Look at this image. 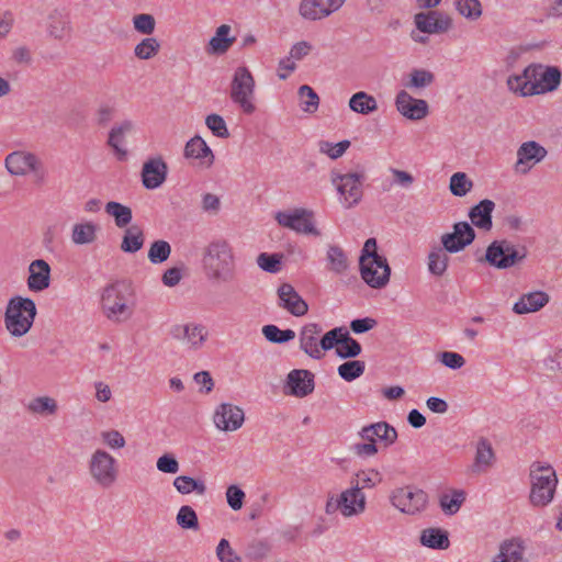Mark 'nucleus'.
Returning <instances> with one entry per match:
<instances>
[{"instance_id":"nucleus-2","label":"nucleus","mask_w":562,"mask_h":562,"mask_svg":"<svg viewBox=\"0 0 562 562\" xmlns=\"http://www.w3.org/2000/svg\"><path fill=\"white\" fill-rule=\"evenodd\" d=\"M101 310L103 315L113 323L128 321L135 311V291L124 282L109 284L101 293Z\"/></svg>"},{"instance_id":"nucleus-63","label":"nucleus","mask_w":562,"mask_h":562,"mask_svg":"<svg viewBox=\"0 0 562 562\" xmlns=\"http://www.w3.org/2000/svg\"><path fill=\"white\" fill-rule=\"evenodd\" d=\"M257 265L263 271L277 273L281 268V257L277 254L261 252L257 257Z\"/></svg>"},{"instance_id":"nucleus-26","label":"nucleus","mask_w":562,"mask_h":562,"mask_svg":"<svg viewBox=\"0 0 562 562\" xmlns=\"http://www.w3.org/2000/svg\"><path fill=\"white\" fill-rule=\"evenodd\" d=\"M168 166L160 156L147 159L142 168V183L148 190L159 188L167 179Z\"/></svg>"},{"instance_id":"nucleus-9","label":"nucleus","mask_w":562,"mask_h":562,"mask_svg":"<svg viewBox=\"0 0 562 562\" xmlns=\"http://www.w3.org/2000/svg\"><path fill=\"white\" fill-rule=\"evenodd\" d=\"M389 501L401 514L416 516L427 509L429 497L424 490L415 485H404L393 488Z\"/></svg>"},{"instance_id":"nucleus-16","label":"nucleus","mask_w":562,"mask_h":562,"mask_svg":"<svg viewBox=\"0 0 562 562\" xmlns=\"http://www.w3.org/2000/svg\"><path fill=\"white\" fill-rule=\"evenodd\" d=\"M346 0H301L297 12L305 21H321L338 11Z\"/></svg>"},{"instance_id":"nucleus-45","label":"nucleus","mask_w":562,"mask_h":562,"mask_svg":"<svg viewBox=\"0 0 562 562\" xmlns=\"http://www.w3.org/2000/svg\"><path fill=\"white\" fill-rule=\"evenodd\" d=\"M465 498L467 494L463 490H450L440 496V508L447 515H454L460 510Z\"/></svg>"},{"instance_id":"nucleus-35","label":"nucleus","mask_w":562,"mask_h":562,"mask_svg":"<svg viewBox=\"0 0 562 562\" xmlns=\"http://www.w3.org/2000/svg\"><path fill=\"white\" fill-rule=\"evenodd\" d=\"M550 301L548 293L543 291H533L521 295L514 304L513 311L516 314L535 313L544 307Z\"/></svg>"},{"instance_id":"nucleus-31","label":"nucleus","mask_w":562,"mask_h":562,"mask_svg":"<svg viewBox=\"0 0 562 562\" xmlns=\"http://www.w3.org/2000/svg\"><path fill=\"white\" fill-rule=\"evenodd\" d=\"M359 436L363 441H373L375 443L379 440L383 442L385 447L393 445L397 439L395 428L385 422H379L362 427L359 431Z\"/></svg>"},{"instance_id":"nucleus-34","label":"nucleus","mask_w":562,"mask_h":562,"mask_svg":"<svg viewBox=\"0 0 562 562\" xmlns=\"http://www.w3.org/2000/svg\"><path fill=\"white\" fill-rule=\"evenodd\" d=\"M495 462V453L492 443L485 439L480 438L475 443V454L472 463V472L485 473Z\"/></svg>"},{"instance_id":"nucleus-24","label":"nucleus","mask_w":562,"mask_h":562,"mask_svg":"<svg viewBox=\"0 0 562 562\" xmlns=\"http://www.w3.org/2000/svg\"><path fill=\"white\" fill-rule=\"evenodd\" d=\"M135 131L136 123L132 120L117 122L109 131L106 143L112 148L117 159L123 160L126 158V137Z\"/></svg>"},{"instance_id":"nucleus-6","label":"nucleus","mask_w":562,"mask_h":562,"mask_svg":"<svg viewBox=\"0 0 562 562\" xmlns=\"http://www.w3.org/2000/svg\"><path fill=\"white\" fill-rule=\"evenodd\" d=\"M87 470L92 483L100 488H110L120 476L119 461L108 450L98 448L87 461Z\"/></svg>"},{"instance_id":"nucleus-14","label":"nucleus","mask_w":562,"mask_h":562,"mask_svg":"<svg viewBox=\"0 0 562 562\" xmlns=\"http://www.w3.org/2000/svg\"><path fill=\"white\" fill-rule=\"evenodd\" d=\"M548 155L544 146L536 140H528L520 144L516 151V162L514 169L519 175H527Z\"/></svg>"},{"instance_id":"nucleus-5","label":"nucleus","mask_w":562,"mask_h":562,"mask_svg":"<svg viewBox=\"0 0 562 562\" xmlns=\"http://www.w3.org/2000/svg\"><path fill=\"white\" fill-rule=\"evenodd\" d=\"M530 503L536 507H544L553 499L558 479L554 469L549 464L535 462L530 467Z\"/></svg>"},{"instance_id":"nucleus-22","label":"nucleus","mask_w":562,"mask_h":562,"mask_svg":"<svg viewBox=\"0 0 562 562\" xmlns=\"http://www.w3.org/2000/svg\"><path fill=\"white\" fill-rule=\"evenodd\" d=\"M183 157L194 161L198 167L209 169L213 166L215 156L207 143L199 135L190 138L183 148Z\"/></svg>"},{"instance_id":"nucleus-64","label":"nucleus","mask_w":562,"mask_h":562,"mask_svg":"<svg viewBox=\"0 0 562 562\" xmlns=\"http://www.w3.org/2000/svg\"><path fill=\"white\" fill-rule=\"evenodd\" d=\"M156 468L161 473L176 474L179 472L180 464L172 453H165L157 459Z\"/></svg>"},{"instance_id":"nucleus-4","label":"nucleus","mask_w":562,"mask_h":562,"mask_svg":"<svg viewBox=\"0 0 562 562\" xmlns=\"http://www.w3.org/2000/svg\"><path fill=\"white\" fill-rule=\"evenodd\" d=\"M36 305L32 299L14 296L9 300L3 324L8 333L13 338L25 336L32 328L36 317Z\"/></svg>"},{"instance_id":"nucleus-38","label":"nucleus","mask_w":562,"mask_h":562,"mask_svg":"<svg viewBox=\"0 0 562 562\" xmlns=\"http://www.w3.org/2000/svg\"><path fill=\"white\" fill-rule=\"evenodd\" d=\"M383 481L382 473L375 468H366L358 470L350 480V485L358 491L371 490L380 485Z\"/></svg>"},{"instance_id":"nucleus-32","label":"nucleus","mask_w":562,"mask_h":562,"mask_svg":"<svg viewBox=\"0 0 562 562\" xmlns=\"http://www.w3.org/2000/svg\"><path fill=\"white\" fill-rule=\"evenodd\" d=\"M100 225L91 220L76 222L70 229V240L76 246L94 244L99 238Z\"/></svg>"},{"instance_id":"nucleus-42","label":"nucleus","mask_w":562,"mask_h":562,"mask_svg":"<svg viewBox=\"0 0 562 562\" xmlns=\"http://www.w3.org/2000/svg\"><path fill=\"white\" fill-rule=\"evenodd\" d=\"M349 109L361 115H370L378 111L376 99L366 91H358L351 95L348 102Z\"/></svg>"},{"instance_id":"nucleus-58","label":"nucleus","mask_w":562,"mask_h":562,"mask_svg":"<svg viewBox=\"0 0 562 562\" xmlns=\"http://www.w3.org/2000/svg\"><path fill=\"white\" fill-rule=\"evenodd\" d=\"M171 254V247L168 241L159 239L155 240L148 249V260L151 263L165 262Z\"/></svg>"},{"instance_id":"nucleus-8","label":"nucleus","mask_w":562,"mask_h":562,"mask_svg":"<svg viewBox=\"0 0 562 562\" xmlns=\"http://www.w3.org/2000/svg\"><path fill=\"white\" fill-rule=\"evenodd\" d=\"M366 509V494L351 485L338 494H328L324 506L327 515L339 514L345 519L359 517Z\"/></svg>"},{"instance_id":"nucleus-19","label":"nucleus","mask_w":562,"mask_h":562,"mask_svg":"<svg viewBox=\"0 0 562 562\" xmlns=\"http://www.w3.org/2000/svg\"><path fill=\"white\" fill-rule=\"evenodd\" d=\"M244 422V411L231 403L220 404L213 414V423L222 431H236L243 426Z\"/></svg>"},{"instance_id":"nucleus-49","label":"nucleus","mask_w":562,"mask_h":562,"mask_svg":"<svg viewBox=\"0 0 562 562\" xmlns=\"http://www.w3.org/2000/svg\"><path fill=\"white\" fill-rule=\"evenodd\" d=\"M435 80V76L427 69H413L404 83L406 89L420 90L430 86Z\"/></svg>"},{"instance_id":"nucleus-10","label":"nucleus","mask_w":562,"mask_h":562,"mask_svg":"<svg viewBox=\"0 0 562 562\" xmlns=\"http://www.w3.org/2000/svg\"><path fill=\"white\" fill-rule=\"evenodd\" d=\"M274 220L279 226L296 234L321 236V231L315 223V213L310 209L293 207L279 211L274 214Z\"/></svg>"},{"instance_id":"nucleus-13","label":"nucleus","mask_w":562,"mask_h":562,"mask_svg":"<svg viewBox=\"0 0 562 562\" xmlns=\"http://www.w3.org/2000/svg\"><path fill=\"white\" fill-rule=\"evenodd\" d=\"M414 25L425 34H445L452 30L453 19L439 10H425L414 15Z\"/></svg>"},{"instance_id":"nucleus-61","label":"nucleus","mask_w":562,"mask_h":562,"mask_svg":"<svg viewBox=\"0 0 562 562\" xmlns=\"http://www.w3.org/2000/svg\"><path fill=\"white\" fill-rule=\"evenodd\" d=\"M361 350L360 344L351 338L348 331L347 335H344L339 346L336 348L337 355L341 358L357 357L361 353Z\"/></svg>"},{"instance_id":"nucleus-12","label":"nucleus","mask_w":562,"mask_h":562,"mask_svg":"<svg viewBox=\"0 0 562 562\" xmlns=\"http://www.w3.org/2000/svg\"><path fill=\"white\" fill-rule=\"evenodd\" d=\"M171 339L191 350H199L207 340L205 326L194 322L175 324L169 328Z\"/></svg>"},{"instance_id":"nucleus-39","label":"nucleus","mask_w":562,"mask_h":562,"mask_svg":"<svg viewBox=\"0 0 562 562\" xmlns=\"http://www.w3.org/2000/svg\"><path fill=\"white\" fill-rule=\"evenodd\" d=\"M26 411L35 416L48 417L55 416L58 412V403L57 401L48 395H41L31 398L25 404Z\"/></svg>"},{"instance_id":"nucleus-43","label":"nucleus","mask_w":562,"mask_h":562,"mask_svg":"<svg viewBox=\"0 0 562 562\" xmlns=\"http://www.w3.org/2000/svg\"><path fill=\"white\" fill-rule=\"evenodd\" d=\"M448 251L442 247L432 248L427 257V268L430 274L442 277L449 266Z\"/></svg>"},{"instance_id":"nucleus-55","label":"nucleus","mask_w":562,"mask_h":562,"mask_svg":"<svg viewBox=\"0 0 562 562\" xmlns=\"http://www.w3.org/2000/svg\"><path fill=\"white\" fill-rule=\"evenodd\" d=\"M265 338L274 344H283L295 338V331L292 329H280L276 325H266L262 327Z\"/></svg>"},{"instance_id":"nucleus-28","label":"nucleus","mask_w":562,"mask_h":562,"mask_svg":"<svg viewBox=\"0 0 562 562\" xmlns=\"http://www.w3.org/2000/svg\"><path fill=\"white\" fill-rule=\"evenodd\" d=\"M26 285L31 292H42L49 288L52 269L44 259L33 260L27 268Z\"/></svg>"},{"instance_id":"nucleus-53","label":"nucleus","mask_w":562,"mask_h":562,"mask_svg":"<svg viewBox=\"0 0 562 562\" xmlns=\"http://www.w3.org/2000/svg\"><path fill=\"white\" fill-rule=\"evenodd\" d=\"M49 34L58 40L66 38L71 33L69 20L60 14H55L49 18L48 24Z\"/></svg>"},{"instance_id":"nucleus-29","label":"nucleus","mask_w":562,"mask_h":562,"mask_svg":"<svg viewBox=\"0 0 562 562\" xmlns=\"http://www.w3.org/2000/svg\"><path fill=\"white\" fill-rule=\"evenodd\" d=\"M533 70L531 64L519 74H512L506 79L507 89L517 97L528 98L536 95Z\"/></svg>"},{"instance_id":"nucleus-3","label":"nucleus","mask_w":562,"mask_h":562,"mask_svg":"<svg viewBox=\"0 0 562 562\" xmlns=\"http://www.w3.org/2000/svg\"><path fill=\"white\" fill-rule=\"evenodd\" d=\"M360 276L371 289H384L391 279L387 259L378 252L375 238L366 240L359 258Z\"/></svg>"},{"instance_id":"nucleus-11","label":"nucleus","mask_w":562,"mask_h":562,"mask_svg":"<svg viewBox=\"0 0 562 562\" xmlns=\"http://www.w3.org/2000/svg\"><path fill=\"white\" fill-rule=\"evenodd\" d=\"M4 165L12 176L34 175L40 182H43L45 179L43 164L33 153L26 150L12 151L5 157Z\"/></svg>"},{"instance_id":"nucleus-1","label":"nucleus","mask_w":562,"mask_h":562,"mask_svg":"<svg viewBox=\"0 0 562 562\" xmlns=\"http://www.w3.org/2000/svg\"><path fill=\"white\" fill-rule=\"evenodd\" d=\"M206 277L216 283H228L236 278V258L232 245L224 239L211 241L204 252Z\"/></svg>"},{"instance_id":"nucleus-51","label":"nucleus","mask_w":562,"mask_h":562,"mask_svg":"<svg viewBox=\"0 0 562 562\" xmlns=\"http://www.w3.org/2000/svg\"><path fill=\"white\" fill-rule=\"evenodd\" d=\"M473 188V181L465 172H454L450 177L449 190L454 196H465Z\"/></svg>"},{"instance_id":"nucleus-20","label":"nucleus","mask_w":562,"mask_h":562,"mask_svg":"<svg viewBox=\"0 0 562 562\" xmlns=\"http://www.w3.org/2000/svg\"><path fill=\"white\" fill-rule=\"evenodd\" d=\"M474 238L472 226L467 222H459L453 225V232L443 234L440 240L445 250L456 254L472 244Z\"/></svg>"},{"instance_id":"nucleus-47","label":"nucleus","mask_w":562,"mask_h":562,"mask_svg":"<svg viewBox=\"0 0 562 562\" xmlns=\"http://www.w3.org/2000/svg\"><path fill=\"white\" fill-rule=\"evenodd\" d=\"M144 241L143 231L137 226H131L125 229L120 248L123 252L135 254L143 248Z\"/></svg>"},{"instance_id":"nucleus-27","label":"nucleus","mask_w":562,"mask_h":562,"mask_svg":"<svg viewBox=\"0 0 562 562\" xmlns=\"http://www.w3.org/2000/svg\"><path fill=\"white\" fill-rule=\"evenodd\" d=\"M323 328L316 323L305 324L299 333V347L312 359L321 360V335Z\"/></svg>"},{"instance_id":"nucleus-18","label":"nucleus","mask_w":562,"mask_h":562,"mask_svg":"<svg viewBox=\"0 0 562 562\" xmlns=\"http://www.w3.org/2000/svg\"><path fill=\"white\" fill-rule=\"evenodd\" d=\"M531 68L533 70L536 95L547 94L559 89L562 74L557 66L531 64Z\"/></svg>"},{"instance_id":"nucleus-33","label":"nucleus","mask_w":562,"mask_h":562,"mask_svg":"<svg viewBox=\"0 0 562 562\" xmlns=\"http://www.w3.org/2000/svg\"><path fill=\"white\" fill-rule=\"evenodd\" d=\"M236 42V36L232 35V27L228 24H222L210 38L205 46L209 55H224Z\"/></svg>"},{"instance_id":"nucleus-37","label":"nucleus","mask_w":562,"mask_h":562,"mask_svg":"<svg viewBox=\"0 0 562 562\" xmlns=\"http://www.w3.org/2000/svg\"><path fill=\"white\" fill-rule=\"evenodd\" d=\"M495 203L492 200H482L479 204L474 205L470 212L469 217L471 223L480 229L490 231L492 228V213Z\"/></svg>"},{"instance_id":"nucleus-23","label":"nucleus","mask_w":562,"mask_h":562,"mask_svg":"<svg viewBox=\"0 0 562 562\" xmlns=\"http://www.w3.org/2000/svg\"><path fill=\"white\" fill-rule=\"evenodd\" d=\"M314 387L315 383L312 372L304 369H294L286 376L284 392L285 394L302 398L310 395Z\"/></svg>"},{"instance_id":"nucleus-15","label":"nucleus","mask_w":562,"mask_h":562,"mask_svg":"<svg viewBox=\"0 0 562 562\" xmlns=\"http://www.w3.org/2000/svg\"><path fill=\"white\" fill-rule=\"evenodd\" d=\"M394 104L396 111L409 121H422L429 114L427 101L414 98L406 89L396 93Z\"/></svg>"},{"instance_id":"nucleus-60","label":"nucleus","mask_w":562,"mask_h":562,"mask_svg":"<svg viewBox=\"0 0 562 562\" xmlns=\"http://www.w3.org/2000/svg\"><path fill=\"white\" fill-rule=\"evenodd\" d=\"M177 524L182 529H193L196 530L199 528V519L195 510L189 506L183 505L179 508L176 516Z\"/></svg>"},{"instance_id":"nucleus-25","label":"nucleus","mask_w":562,"mask_h":562,"mask_svg":"<svg viewBox=\"0 0 562 562\" xmlns=\"http://www.w3.org/2000/svg\"><path fill=\"white\" fill-rule=\"evenodd\" d=\"M485 260L495 268L506 269L517 262L518 255L516 249L506 241H493L486 249Z\"/></svg>"},{"instance_id":"nucleus-50","label":"nucleus","mask_w":562,"mask_h":562,"mask_svg":"<svg viewBox=\"0 0 562 562\" xmlns=\"http://www.w3.org/2000/svg\"><path fill=\"white\" fill-rule=\"evenodd\" d=\"M133 30L145 36H153L156 31L157 22L153 14L150 13H136L131 19Z\"/></svg>"},{"instance_id":"nucleus-46","label":"nucleus","mask_w":562,"mask_h":562,"mask_svg":"<svg viewBox=\"0 0 562 562\" xmlns=\"http://www.w3.org/2000/svg\"><path fill=\"white\" fill-rule=\"evenodd\" d=\"M105 213L114 220L119 228L126 227L133 218L132 209L122 203L110 201L104 206Z\"/></svg>"},{"instance_id":"nucleus-7","label":"nucleus","mask_w":562,"mask_h":562,"mask_svg":"<svg viewBox=\"0 0 562 562\" xmlns=\"http://www.w3.org/2000/svg\"><path fill=\"white\" fill-rule=\"evenodd\" d=\"M229 97L246 115L257 111L256 104V80L246 66H238L232 76Z\"/></svg>"},{"instance_id":"nucleus-54","label":"nucleus","mask_w":562,"mask_h":562,"mask_svg":"<svg viewBox=\"0 0 562 562\" xmlns=\"http://www.w3.org/2000/svg\"><path fill=\"white\" fill-rule=\"evenodd\" d=\"M456 10L468 20H477L482 15V4L479 0H456Z\"/></svg>"},{"instance_id":"nucleus-48","label":"nucleus","mask_w":562,"mask_h":562,"mask_svg":"<svg viewBox=\"0 0 562 562\" xmlns=\"http://www.w3.org/2000/svg\"><path fill=\"white\" fill-rule=\"evenodd\" d=\"M299 105L304 113L314 114L319 106V97L315 90L303 85L297 90Z\"/></svg>"},{"instance_id":"nucleus-57","label":"nucleus","mask_w":562,"mask_h":562,"mask_svg":"<svg viewBox=\"0 0 562 562\" xmlns=\"http://www.w3.org/2000/svg\"><path fill=\"white\" fill-rule=\"evenodd\" d=\"M344 335H347V330L344 327H336L321 337V359L324 358L327 350L338 347Z\"/></svg>"},{"instance_id":"nucleus-30","label":"nucleus","mask_w":562,"mask_h":562,"mask_svg":"<svg viewBox=\"0 0 562 562\" xmlns=\"http://www.w3.org/2000/svg\"><path fill=\"white\" fill-rule=\"evenodd\" d=\"M491 562H529L524 541L518 538L504 540Z\"/></svg>"},{"instance_id":"nucleus-56","label":"nucleus","mask_w":562,"mask_h":562,"mask_svg":"<svg viewBox=\"0 0 562 562\" xmlns=\"http://www.w3.org/2000/svg\"><path fill=\"white\" fill-rule=\"evenodd\" d=\"M99 436L102 445L110 450H122L126 447V439L117 429L102 430Z\"/></svg>"},{"instance_id":"nucleus-59","label":"nucleus","mask_w":562,"mask_h":562,"mask_svg":"<svg viewBox=\"0 0 562 562\" xmlns=\"http://www.w3.org/2000/svg\"><path fill=\"white\" fill-rule=\"evenodd\" d=\"M364 369H366V364L363 361L351 360V361L344 362L338 367V374L345 381L350 382V381L356 380L360 375H362L364 372Z\"/></svg>"},{"instance_id":"nucleus-17","label":"nucleus","mask_w":562,"mask_h":562,"mask_svg":"<svg viewBox=\"0 0 562 562\" xmlns=\"http://www.w3.org/2000/svg\"><path fill=\"white\" fill-rule=\"evenodd\" d=\"M333 182L339 193V201L345 207H352L362 198L361 177L358 173L337 176Z\"/></svg>"},{"instance_id":"nucleus-21","label":"nucleus","mask_w":562,"mask_h":562,"mask_svg":"<svg viewBox=\"0 0 562 562\" xmlns=\"http://www.w3.org/2000/svg\"><path fill=\"white\" fill-rule=\"evenodd\" d=\"M278 306L289 314L301 317L308 312V304L290 283H282L277 289Z\"/></svg>"},{"instance_id":"nucleus-52","label":"nucleus","mask_w":562,"mask_h":562,"mask_svg":"<svg viewBox=\"0 0 562 562\" xmlns=\"http://www.w3.org/2000/svg\"><path fill=\"white\" fill-rule=\"evenodd\" d=\"M351 143L348 139H344L338 143H331L328 140H319L317 144L318 151L326 155L330 159H338L345 155L350 147Z\"/></svg>"},{"instance_id":"nucleus-62","label":"nucleus","mask_w":562,"mask_h":562,"mask_svg":"<svg viewBox=\"0 0 562 562\" xmlns=\"http://www.w3.org/2000/svg\"><path fill=\"white\" fill-rule=\"evenodd\" d=\"M205 125L212 134L218 138H228L229 131L225 120L218 114H209L205 117Z\"/></svg>"},{"instance_id":"nucleus-44","label":"nucleus","mask_w":562,"mask_h":562,"mask_svg":"<svg viewBox=\"0 0 562 562\" xmlns=\"http://www.w3.org/2000/svg\"><path fill=\"white\" fill-rule=\"evenodd\" d=\"M172 485L181 495L195 493L196 495L202 496L206 493V485L204 481L196 480L189 475H179L175 477Z\"/></svg>"},{"instance_id":"nucleus-36","label":"nucleus","mask_w":562,"mask_h":562,"mask_svg":"<svg viewBox=\"0 0 562 562\" xmlns=\"http://www.w3.org/2000/svg\"><path fill=\"white\" fill-rule=\"evenodd\" d=\"M350 266L346 251L338 245H328L325 252V267L335 274H345Z\"/></svg>"},{"instance_id":"nucleus-40","label":"nucleus","mask_w":562,"mask_h":562,"mask_svg":"<svg viewBox=\"0 0 562 562\" xmlns=\"http://www.w3.org/2000/svg\"><path fill=\"white\" fill-rule=\"evenodd\" d=\"M161 50V42L155 36L142 37L133 48L134 57L139 61L155 59Z\"/></svg>"},{"instance_id":"nucleus-41","label":"nucleus","mask_w":562,"mask_h":562,"mask_svg":"<svg viewBox=\"0 0 562 562\" xmlns=\"http://www.w3.org/2000/svg\"><path fill=\"white\" fill-rule=\"evenodd\" d=\"M419 541L424 547L434 550H446L450 546L448 532L435 527L422 530Z\"/></svg>"}]
</instances>
